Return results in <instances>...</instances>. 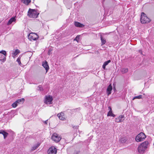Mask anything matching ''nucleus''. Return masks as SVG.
<instances>
[{
  "mask_svg": "<svg viewBox=\"0 0 154 154\" xmlns=\"http://www.w3.org/2000/svg\"><path fill=\"white\" fill-rule=\"evenodd\" d=\"M149 143L148 141H145L142 143L138 147L137 150L139 153L143 154L147 148Z\"/></svg>",
  "mask_w": 154,
  "mask_h": 154,
  "instance_id": "f257e3e1",
  "label": "nucleus"
},
{
  "mask_svg": "<svg viewBox=\"0 0 154 154\" xmlns=\"http://www.w3.org/2000/svg\"><path fill=\"white\" fill-rule=\"evenodd\" d=\"M39 13L35 10L29 9L28 11V15L30 18H35L38 17Z\"/></svg>",
  "mask_w": 154,
  "mask_h": 154,
  "instance_id": "f03ea898",
  "label": "nucleus"
},
{
  "mask_svg": "<svg viewBox=\"0 0 154 154\" xmlns=\"http://www.w3.org/2000/svg\"><path fill=\"white\" fill-rule=\"evenodd\" d=\"M150 20L149 18L146 16L144 12L142 13L140 18V21L142 23H148L149 22Z\"/></svg>",
  "mask_w": 154,
  "mask_h": 154,
  "instance_id": "7ed1b4c3",
  "label": "nucleus"
},
{
  "mask_svg": "<svg viewBox=\"0 0 154 154\" xmlns=\"http://www.w3.org/2000/svg\"><path fill=\"white\" fill-rule=\"evenodd\" d=\"M146 137L145 134L143 132H141L136 137L135 140L137 142H141L143 141Z\"/></svg>",
  "mask_w": 154,
  "mask_h": 154,
  "instance_id": "20e7f679",
  "label": "nucleus"
},
{
  "mask_svg": "<svg viewBox=\"0 0 154 154\" xmlns=\"http://www.w3.org/2000/svg\"><path fill=\"white\" fill-rule=\"evenodd\" d=\"M51 138L52 140L56 143L59 142L61 139V137L58 134L54 133L53 134Z\"/></svg>",
  "mask_w": 154,
  "mask_h": 154,
  "instance_id": "39448f33",
  "label": "nucleus"
},
{
  "mask_svg": "<svg viewBox=\"0 0 154 154\" xmlns=\"http://www.w3.org/2000/svg\"><path fill=\"white\" fill-rule=\"evenodd\" d=\"M53 99L52 96L50 95L45 96L44 101V103L47 104H51Z\"/></svg>",
  "mask_w": 154,
  "mask_h": 154,
  "instance_id": "423d86ee",
  "label": "nucleus"
},
{
  "mask_svg": "<svg viewBox=\"0 0 154 154\" xmlns=\"http://www.w3.org/2000/svg\"><path fill=\"white\" fill-rule=\"evenodd\" d=\"M28 38L30 40H36L38 37V35L35 33H31L28 35Z\"/></svg>",
  "mask_w": 154,
  "mask_h": 154,
  "instance_id": "0eeeda50",
  "label": "nucleus"
},
{
  "mask_svg": "<svg viewBox=\"0 0 154 154\" xmlns=\"http://www.w3.org/2000/svg\"><path fill=\"white\" fill-rule=\"evenodd\" d=\"M0 54H2L3 55H2L0 54V60L2 62H4L6 60V51L4 50H2L0 51Z\"/></svg>",
  "mask_w": 154,
  "mask_h": 154,
  "instance_id": "6e6552de",
  "label": "nucleus"
},
{
  "mask_svg": "<svg viewBox=\"0 0 154 154\" xmlns=\"http://www.w3.org/2000/svg\"><path fill=\"white\" fill-rule=\"evenodd\" d=\"M57 149L54 146L50 147L48 151V154H56Z\"/></svg>",
  "mask_w": 154,
  "mask_h": 154,
  "instance_id": "1a4fd4ad",
  "label": "nucleus"
},
{
  "mask_svg": "<svg viewBox=\"0 0 154 154\" xmlns=\"http://www.w3.org/2000/svg\"><path fill=\"white\" fill-rule=\"evenodd\" d=\"M24 100V99L23 98L18 99L12 104V106L14 108H15L17 107L18 104L20 103L23 102Z\"/></svg>",
  "mask_w": 154,
  "mask_h": 154,
  "instance_id": "9d476101",
  "label": "nucleus"
},
{
  "mask_svg": "<svg viewBox=\"0 0 154 154\" xmlns=\"http://www.w3.org/2000/svg\"><path fill=\"white\" fill-rule=\"evenodd\" d=\"M124 119V117L123 115H120L119 117L115 119V121L116 122H121L123 121Z\"/></svg>",
  "mask_w": 154,
  "mask_h": 154,
  "instance_id": "9b49d317",
  "label": "nucleus"
},
{
  "mask_svg": "<svg viewBox=\"0 0 154 154\" xmlns=\"http://www.w3.org/2000/svg\"><path fill=\"white\" fill-rule=\"evenodd\" d=\"M57 116L61 120H64L65 119L64 114V113L63 112H61L58 114Z\"/></svg>",
  "mask_w": 154,
  "mask_h": 154,
  "instance_id": "f8f14e48",
  "label": "nucleus"
},
{
  "mask_svg": "<svg viewBox=\"0 0 154 154\" xmlns=\"http://www.w3.org/2000/svg\"><path fill=\"white\" fill-rule=\"evenodd\" d=\"M42 66L45 69L47 72L49 69V67L48 64L47 62L46 61L43 62L42 63Z\"/></svg>",
  "mask_w": 154,
  "mask_h": 154,
  "instance_id": "ddd939ff",
  "label": "nucleus"
},
{
  "mask_svg": "<svg viewBox=\"0 0 154 154\" xmlns=\"http://www.w3.org/2000/svg\"><path fill=\"white\" fill-rule=\"evenodd\" d=\"M16 21V19L15 17H12L9 20L8 22L7 23V25H9L11 24L12 23L14 22V23H15Z\"/></svg>",
  "mask_w": 154,
  "mask_h": 154,
  "instance_id": "4468645a",
  "label": "nucleus"
},
{
  "mask_svg": "<svg viewBox=\"0 0 154 154\" xmlns=\"http://www.w3.org/2000/svg\"><path fill=\"white\" fill-rule=\"evenodd\" d=\"M108 109L109 110V111L108 112L107 116H112L113 117H115L116 116L114 114L112 111V109L110 106L108 107Z\"/></svg>",
  "mask_w": 154,
  "mask_h": 154,
  "instance_id": "2eb2a0df",
  "label": "nucleus"
},
{
  "mask_svg": "<svg viewBox=\"0 0 154 154\" xmlns=\"http://www.w3.org/2000/svg\"><path fill=\"white\" fill-rule=\"evenodd\" d=\"M112 89L111 84H110L107 87L106 92L107 95L108 96L111 94V91Z\"/></svg>",
  "mask_w": 154,
  "mask_h": 154,
  "instance_id": "dca6fc26",
  "label": "nucleus"
},
{
  "mask_svg": "<svg viewBox=\"0 0 154 154\" xmlns=\"http://www.w3.org/2000/svg\"><path fill=\"white\" fill-rule=\"evenodd\" d=\"M74 25L76 26L79 27H83L84 26L83 24L78 22H75Z\"/></svg>",
  "mask_w": 154,
  "mask_h": 154,
  "instance_id": "f3484780",
  "label": "nucleus"
},
{
  "mask_svg": "<svg viewBox=\"0 0 154 154\" xmlns=\"http://www.w3.org/2000/svg\"><path fill=\"white\" fill-rule=\"evenodd\" d=\"M40 146V144L38 143L34 145L32 147L31 150L32 151H33L36 149L39 146Z\"/></svg>",
  "mask_w": 154,
  "mask_h": 154,
  "instance_id": "a211bd4d",
  "label": "nucleus"
},
{
  "mask_svg": "<svg viewBox=\"0 0 154 154\" xmlns=\"http://www.w3.org/2000/svg\"><path fill=\"white\" fill-rule=\"evenodd\" d=\"M20 51L18 49H16L15 51L12 54V57L14 58L16 56L20 53Z\"/></svg>",
  "mask_w": 154,
  "mask_h": 154,
  "instance_id": "6ab92c4d",
  "label": "nucleus"
},
{
  "mask_svg": "<svg viewBox=\"0 0 154 154\" xmlns=\"http://www.w3.org/2000/svg\"><path fill=\"white\" fill-rule=\"evenodd\" d=\"M111 60H108L107 61L105 62H104L103 65V66H102L103 68L104 69H105L106 66V65H107L109 64V63H110L111 62Z\"/></svg>",
  "mask_w": 154,
  "mask_h": 154,
  "instance_id": "aec40b11",
  "label": "nucleus"
},
{
  "mask_svg": "<svg viewBox=\"0 0 154 154\" xmlns=\"http://www.w3.org/2000/svg\"><path fill=\"white\" fill-rule=\"evenodd\" d=\"M100 39L101 42V45H103L105 44L106 43V39L103 38L102 36H100Z\"/></svg>",
  "mask_w": 154,
  "mask_h": 154,
  "instance_id": "412c9836",
  "label": "nucleus"
},
{
  "mask_svg": "<svg viewBox=\"0 0 154 154\" xmlns=\"http://www.w3.org/2000/svg\"><path fill=\"white\" fill-rule=\"evenodd\" d=\"M22 2L26 5H28L31 2V0H22Z\"/></svg>",
  "mask_w": 154,
  "mask_h": 154,
  "instance_id": "4be33fe9",
  "label": "nucleus"
},
{
  "mask_svg": "<svg viewBox=\"0 0 154 154\" xmlns=\"http://www.w3.org/2000/svg\"><path fill=\"white\" fill-rule=\"evenodd\" d=\"M127 139L125 137H123L121 138L120 139V141L122 143H125L127 141Z\"/></svg>",
  "mask_w": 154,
  "mask_h": 154,
  "instance_id": "5701e85b",
  "label": "nucleus"
},
{
  "mask_svg": "<svg viewBox=\"0 0 154 154\" xmlns=\"http://www.w3.org/2000/svg\"><path fill=\"white\" fill-rule=\"evenodd\" d=\"M128 69L127 68H123L121 70V71L122 73H126L128 72Z\"/></svg>",
  "mask_w": 154,
  "mask_h": 154,
  "instance_id": "b1692460",
  "label": "nucleus"
},
{
  "mask_svg": "<svg viewBox=\"0 0 154 154\" xmlns=\"http://www.w3.org/2000/svg\"><path fill=\"white\" fill-rule=\"evenodd\" d=\"M142 98V95H140L138 96H135V97H134L133 98L132 100H135V99H141Z\"/></svg>",
  "mask_w": 154,
  "mask_h": 154,
  "instance_id": "393cba45",
  "label": "nucleus"
},
{
  "mask_svg": "<svg viewBox=\"0 0 154 154\" xmlns=\"http://www.w3.org/2000/svg\"><path fill=\"white\" fill-rule=\"evenodd\" d=\"M79 36L77 35L74 39V41H76L77 42H78L79 40Z\"/></svg>",
  "mask_w": 154,
  "mask_h": 154,
  "instance_id": "a878e982",
  "label": "nucleus"
},
{
  "mask_svg": "<svg viewBox=\"0 0 154 154\" xmlns=\"http://www.w3.org/2000/svg\"><path fill=\"white\" fill-rule=\"evenodd\" d=\"M38 90L40 91L42 90L43 88H42V86H41V85L38 86Z\"/></svg>",
  "mask_w": 154,
  "mask_h": 154,
  "instance_id": "bb28decb",
  "label": "nucleus"
},
{
  "mask_svg": "<svg viewBox=\"0 0 154 154\" xmlns=\"http://www.w3.org/2000/svg\"><path fill=\"white\" fill-rule=\"evenodd\" d=\"M17 62L18 63H19V65H20V64H21V62H20V58L18 57L17 58Z\"/></svg>",
  "mask_w": 154,
  "mask_h": 154,
  "instance_id": "cd10ccee",
  "label": "nucleus"
},
{
  "mask_svg": "<svg viewBox=\"0 0 154 154\" xmlns=\"http://www.w3.org/2000/svg\"><path fill=\"white\" fill-rule=\"evenodd\" d=\"M8 134V133L6 132L4 134H3L4 138L5 139L6 137L7 136Z\"/></svg>",
  "mask_w": 154,
  "mask_h": 154,
  "instance_id": "c85d7f7f",
  "label": "nucleus"
},
{
  "mask_svg": "<svg viewBox=\"0 0 154 154\" xmlns=\"http://www.w3.org/2000/svg\"><path fill=\"white\" fill-rule=\"evenodd\" d=\"M79 152V151H76L75 152V154H78Z\"/></svg>",
  "mask_w": 154,
  "mask_h": 154,
  "instance_id": "c756f323",
  "label": "nucleus"
},
{
  "mask_svg": "<svg viewBox=\"0 0 154 154\" xmlns=\"http://www.w3.org/2000/svg\"><path fill=\"white\" fill-rule=\"evenodd\" d=\"M6 132L5 131H2V134H3H3H5V133Z\"/></svg>",
  "mask_w": 154,
  "mask_h": 154,
  "instance_id": "7c9ffc66",
  "label": "nucleus"
},
{
  "mask_svg": "<svg viewBox=\"0 0 154 154\" xmlns=\"http://www.w3.org/2000/svg\"><path fill=\"white\" fill-rule=\"evenodd\" d=\"M2 131H3V130H2L0 131V134H2Z\"/></svg>",
  "mask_w": 154,
  "mask_h": 154,
  "instance_id": "2f4dec72",
  "label": "nucleus"
},
{
  "mask_svg": "<svg viewBox=\"0 0 154 154\" xmlns=\"http://www.w3.org/2000/svg\"><path fill=\"white\" fill-rule=\"evenodd\" d=\"M47 120L45 121L44 123L45 124H47Z\"/></svg>",
  "mask_w": 154,
  "mask_h": 154,
  "instance_id": "473e14b6",
  "label": "nucleus"
},
{
  "mask_svg": "<svg viewBox=\"0 0 154 154\" xmlns=\"http://www.w3.org/2000/svg\"><path fill=\"white\" fill-rule=\"evenodd\" d=\"M1 58H3L2 56H0Z\"/></svg>",
  "mask_w": 154,
  "mask_h": 154,
  "instance_id": "72a5a7b5",
  "label": "nucleus"
}]
</instances>
